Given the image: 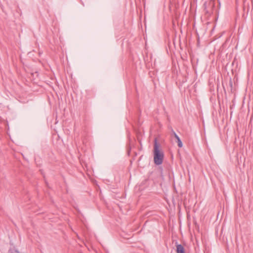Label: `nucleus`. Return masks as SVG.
<instances>
[{
	"label": "nucleus",
	"mask_w": 253,
	"mask_h": 253,
	"mask_svg": "<svg viewBox=\"0 0 253 253\" xmlns=\"http://www.w3.org/2000/svg\"><path fill=\"white\" fill-rule=\"evenodd\" d=\"M159 148L160 144L155 138L154 146V161L156 165H160L162 164L164 157L163 152Z\"/></svg>",
	"instance_id": "nucleus-1"
},
{
	"label": "nucleus",
	"mask_w": 253,
	"mask_h": 253,
	"mask_svg": "<svg viewBox=\"0 0 253 253\" xmlns=\"http://www.w3.org/2000/svg\"><path fill=\"white\" fill-rule=\"evenodd\" d=\"M204 6L205 13L208 16H209L212 13L213 9L215 7V3L213 0H210L208 1L205 2Z\"/></svg>",
	"instance_id": "nucleus-2"
},
{
	"label": "nucleus",
	"mask_w": 253,
	"mask_h": 253,
	"mask_svg": "<svg viewBox=\"0 0 253 253\" xmlns=\"http://www.w3.org/2000/svg\"><path fill=\"white\" fill-rule=\"evenodd\" d=\"M176 247L177 253H185L184 248L181 244H176Z\"/></svg>",
	"instance_id": "nucleus-3"
},
{
	"label": "nucleus",
	"mask_w": 253,
	"mask_h": 253,
	"mask_svg": "<svg viewBox=\"0 0 253 253\" xmlns=\"http://www.w3.org/2000/svg\"><path fill=\"white\" fill-rule=\"evenodd\" d=\"M173 133L175 138L177 140L178 146L180 148L182 147L183 146V144H182V142L181 140H180L179 137L176 134V133L174 131H173Z\"/></svg>",
	"instance_id": "nucleus-4"
}]
</instances>
